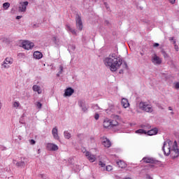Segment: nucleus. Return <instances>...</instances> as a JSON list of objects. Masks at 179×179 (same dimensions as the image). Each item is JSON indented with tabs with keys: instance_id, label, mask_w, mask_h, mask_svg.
<instances>
[{
	"instance_id": "f257e3e1",
	"label": "nucleus",
	"mask_w": 179,
	"mask_h": 179,
	"mask_svg": "<svg viewBox=\"0 0 179 179\" xmlns=\"http://www.w3.org/2000/svg\"><path fill=\"white\" fill-rule=\"evenodd\" d=\"M103 63L111 72H116L122 65V59L118 57L115 53H112L103 59Z\"/></svg>"
},
{
	"instance_id": "f03ea898",
	"label": "nucleus",
	"mask_w": 179,
	"mask_h": 179,
	"mask_svg": "<svg viewBox=\"0 0 179 179\" xmlns=\"http://www.w3.org/2000/svg\"><path fill=\"white\" fill-rule=\"evenodd\" d=\"M138 107L142 111H145V113H152L153 107L151 105L148 104L146 102L141 101L140 102Z\"/></svg>"
},
{
	"instance_id": "7ed1b4c3",
	"label": "nucleus",
	"mask_w": 179,
	"mask_h": 179,
	"mask_svg": "<svg viewBox=\"0 0 179 179\" xmlns=\"http://www.w3.org/2000/svg\"><path fill=\"white\" fill-rule=\"evenodd\" d=\"M13 64V59L11 57H6L5 60L3 61V64H1V68L3 69H8L10 67V65H12Z\"/></svg>"
},
{
	"instance_id": "20e7f679",
	"label": "nucleus",
	"mask_w": 179,
	"mask_h": 179,
	"mask_svg": "<svg viewBox=\"0 0 179 179\" xmlns=\"http://www.w3.org/2000/svg\"><path fill=\"white\" fill-rule=\"evenodd\" d=\"M162 150L165 156H170V153H171V150L170 149V143L169 141H165L164 143Z\"/></svg>"
},
{
	"instance_id": "39448f33",
	"label": "nucleus",
	"mask_w": 179,
	"mask_h": 179,
	"mask_svg": "<svg viewBox=\"0 0 179 179\" xmlns=\"http://www.w3.org/2000/svg\"><path fill=\"white\" fill-rule=\"evenodd\" d=\"M76 22L77 29L81 31L83 29V23L82 22V17L78 14L76 15Z\"/></svg>"
},
{
	"instance_id": "423d86ee",
	"label": "nucleus",
	"mask_w": 179,
	"mask_h": 179,
	"mask_svg": "<svg viewBox=\"0 0 179 179\" xmlns=\"http://www.w3.org/2000/svg\"><path fill=\"white\" fill-rule=\"evenodd\" d=\"M22 47L24 50H31V48H33V47H34V43H31L29 41H25L22 42Z\"/></svg>"
},
{
	"instance_id": "0eeeda50",
	"label": "nucleus",
	"mask_w": 179,
	"mask_h": 179,
	"mask_svg": "<svg viewBox=\"0 0 179 179\" xmlns=\"http://www.w3.org/2000/svg\"><path fill=\"white\" fill-rule=\"evenodd\" d=\"M78 106L81 108V110L82 111H83V113H86L87 111V109L89 108V106L86 104V102H85V101H78Z\"/></svg>"
},
{
	"instance_id": "6e6552de",
	"label": "nucleus",
	"mask_w": 179,
	"mask_h": 179,
	"mask_svg": "<svg viewBox=\"0 0 179 179\" xmlns=\"http://www.w3.org/2000/svg\"><path fill=\"white\" fill-rule=\"evenodd\" d=\"M73 93H75V90L72 87H68L64 90V97H71Z\"/></svg>"
},
{
	"instance_id": "1a4fd4ad",
	"label": "nucleus",
	"mask_w": 179,
	"mask_h": 179,
	"mask_svg": "<svg viewBox=\"0 0 179 179\" xmlns=\"http://www.w3.org/2000/svg\"><path fill=\"white\" fill-rule=\"evenodd\" d=\"M47 149L48 150H52V152H55L58 150L59 148L58 145L54 143H49L47 144Z\"/></svg>"
},
{
	"instance_id": "9d476101",
	"label": "nucleus",
	"mask_w": 179,
	"mask_h": 179,
	"mask_svg": "<svg viewBox=\"0 0 179 179\" xmlns=\"http://www.w3.org/2000/svg\"><path fill=\"white\" fill-rule=\"evenodd\" d=\"M27 5H29V1L21 2L19 6V12H26Z\"/></svg>"
},
{
	"instance_id": "9b49d317",
	"label": "nucleus",
	"mask_w": 179,
	"mask_h": 179,
	"mask_svg": "<svg viewBox=\"0 0 179 179\" xmlns=\"http://www.w3.org/2000/svg\"><path fill=\"white\" fill-rule=\"evenodd\" d=\"M102 145H104L105 148H110L111 147V141L106 137L102 138Z\"/></svg>"
},
{
	"instance_id": "f8f14e48",
	"label": "nucleus",
	"mask_w": 179,
	"mask_h": 179,
	"mask_svg": "<svg viewBox=\"0 0 179 179\" xmlns=\"http://www.w3.org/2000/svg\"><path fill=\"white\" fill-rule=\"evenodd\" d=\"M86 157H87L88 160L91 162V163H93L96 161V157L93 155H92L89 151L86 152L85 153Z\"/></svg>"
},
{
	"instance_id": "ddd939ff",
	"label": "nucleus",
	"mask_w": 179,
	"mask_h": 179,
	"mask_svg": "<svg viewBox=\"0 0 179 179\" xmlns=\"http://www.w3.org/2000/svg\"><path fill=\"white\" fill-rule=\"evenodd\" d=\"M52 135L54 139H56V141H59V136L58 135V129H57V127H55L52 129Z\"/></svg>"
},
{
	"instance_id": "4468645a",
	"label": "nucleus",
	"mask_w": 179,
	"mask_h": 179,
	"mask_svg": "<svg viewBox=\"0 0 179 179\" xmlns=\"http://www.w3.org/2000/svg\"><path fill=\"white\" fill-rule=\"evenodd\" d=\"M152 61L153 64H157V65H160V64H162V59H160V57H159L157 55H154Z\"/></svg>"
},
{
	"instance_id": "2eb2a0df",
	"label": "nucleus",
	"mask_w": 179,
	"mask_h": 179,
	"mask_svg": "<svg viewBox=\"0 0 179 179\" xmlns=\"http://www.w3.org/2000/svg\"><path fill=\"white\" fill-rule=\"evenodd\" d=\"M157 132H159V130L157 129V128H154V129H152L148 131L147 134L149 136H152L153 135H157Z\"/></svg>"
},
{
	"instance_id": "dca6fc26",
	"label": "nucleus",
	"mask_w": 179,
	"mask_h": 179,
	"mask_svg": "<svg viewBox=\"0 0 179 179\" xmlns=\"http://www.w3.org/2000/svg\"><path fill=\"white\" fill-rule=\"evenodd\" d=\"M143 161L144 162V163H150L151 164H154L155 163H156L155 159L150 157H144L143 159Z\"/></svg>"
},
{
	"instance_id": "f3484780",
	"label": "nucleus",
	"mask_w": 179,
	"mask_h": 179,
	"mask_svg": "<svg viewBox=\"0 0 179 179\" xmlns=\"http://www.w3.org/2000/svg\"><path fill=\"white\" fill-rule=\"evenodd\" d=\"M121 104L124 108H128V107H129V102L128 101V99L125 98L122 99Z\"/></svg>"
},
{
	"instance_id": "a211bd4d",
	"label": "nucleus",
	"mask_w": 179,
	"mask_h": 179,
	"mask_svg": "<svg viewBox=\"0 0 179 179\" xmlns=\"http://www.w3.org/2000/svg\"><path fill=\"white\" fill-rule=\"evenodd\" d=\"M52 41L55 43V47H59L61 45V41L57 36H54L52 38Z\"/></svg>"
},
{
	"instance_id": "6ab92c4d",
	"label": "nucleus",
	"mask_w": 179,
	"mask_h": 179,
	"mask_svg": "<svg viewBox=\"0 0 179 179\" xmlns=\"http://www.w3.org/2000/svg\"><path fill=\"white\" fill-rule=\"evenodd\" d=\"M32 90H34V92H37L38 94H41V93L43 92V91L41 90V87L37 85H34L32 87Z\"/></svg>"
},
{
	"instance_id": "aec40b11",
	"label": "nucleus",
	"mask_w": 179,
	"mask_h": 179,
	"mask_svg": "<svg viewBox=\"0 0 179 179\" xmlns=\"http://www.w3.org/2000/svg\"><path fill=\"white\" fill-rule=\"evenodd\" d=\"M171 155H173V159H176V157H178V156H179V150L177 147L173 148V149L172 150Z\"/></svg>"
},
{
	"instance_id": "412c9836",
	"label": "nucleus",
	"mask_w": 179,
	"mask_h": 179,
	"mask_svg": "<svg viewBox=\"0 0 179 179\" xmlns=\"http://www.w3.org/2000/svg\"><path fill=\"white\" fill-rule=\"evenodd\" d=\"M34 58H35V59H41V58H43V53L38 51L34 52Z\"/></svg>"
},
{
	"instance_id": "4be33fe9",
	"label": "nucleus",
	"mask_w": 179,
	"mask_h": 179,
	"mask_svg": "<svg viewBox=\"0 0 179 179\" xmlns=\"http://www.w3.org/2000/svg\"><path fill=\"white\" fill-rule=\"evenodd\" d=\"M104 128H111V120L105 119L103 121Z\"/></svg>"
},
{
	"instance_id": "5701e85b",
	"label": "nucleus",
	"mask_w": 179,
	"mask_h": 179,
	"mask_svg": "<svg viewBox=\"0 0 179 179\" xmlns=\"http://www.w3.org/2000/svg\"><path fill=\"white\" fill-rule=\"evenodd\" d=\"M13 164L17 166V167H20V169H23L24 166H26V164L23 161H20L16 163V161L13 160Z\"/></svg>"
},
{
	"instance_id": "b1692460",
	"label": "nucleus",
	"mask_w": 179,
	"mask_h": 179,
	"mask_svg": "<svg viewBox=\"0 0 179 179\" xmlns=\"http://www.w3.org/2000/svg\"><path fill=\"white\" fill-rule=\"evenodd\" d=\"M66 29L69 31H71V33H72V34H74L76 36V31L75 29L71 28V26L66 25Z\"/></svg>"
},
{
	"instance_id": "393cba45",
	"label": "nucleus",
	"mask_w": 179,
	"mask_h": 179,
	"mask_svg": "<svg viewBox=\"0 0 179 179\" xmlns=\"http://www.w3.org/2000/svg\"><path fill=\"white\" fill-rule=\"evenodd\" d=\"M118 126V122L117 120H110V128H114V127Z\"/></svg>"
},
{
	"instance_id": "a878e982",
	"label": "nucleus",
	"mask_w": 179,
	"mask_h": 179,
	"mask_svg": "<svg viewBox=\"0 0 179 179\" xmlns=\"http://www.w3.org/2000/svg\"><path fill=\"white\" fill-rule=\"evenodd\" d=\"M117 164L119 167H120V169H124V167H125L127 165L125 164V162H122V161H120L117 162Z\"/></svg>"
},
{
	"instance_id": "bb28decb",
	"label": "nucleus",
	"mask_w": 179,
	"mask_h": 179,
	"mask_svg": "<svg viewBox=\"0 0 179 179\" xmlns=\"http://www.w3.org/2000/svg\"><path fill=\"white\" fill-rule=\"evenodd\" d=\"M64 135L66 139H71V133L68 132V131H65L64 132Z\"/></svg>"
},
{
	"instance_id": "cd10ccee",
	"label": "nucleus",
	"mask_w": 179,
	"mask_h": 179,
	"mask_svg": "<svg viewBox=\"0 0 179 179\" xmlns=\"http://www.w3.org/2000/svg\"><path fill=\"white\" fill-rule=\"evenodd\" d=\"M62 72H64V66H62L61 65V66H59V71L58 73L57 74V77H59L60 75L62 74Z\"/></svg>"
},
{
	"instance_id": "c85d7f7f",
	"label": "nucleus",
	"mask_w": 179,
	"mask_h": 179,
	"mask_svg": "<svg viewBox=\"0 0 179 179\" xmlns=\"http://www.w3.org/2000/svg\"><path fill=\"white\" fill-rule=\"evenodd\" d=\"M136 134H144L145 135H146L147 131L144 129H140L136 131Z\"/></svg>"
},
{
	"instance_id": "c756f323",
	"label": "nucleus",
	"mask_w": 179,
	"mask_h": 179,
	"mask_svg": "<svg viewBox=\"0 0 179 179\" xmlns=\"http://www.w3.org/2000/svg\"><path fill=\"white\" fill-rule=\"evenodd\" d=\"M9 6H10V3H9L8 2H6L3 4V8L5 9V10H6Z\"/></svg>"
},
{
	"instance_id": "7c9ffc66",
	"label": "nucleus",
	"mask_w": 179,
	"mask_h": 179,
	"mask_svg": "<svg viewBox=\"0 0 179 179\" xmlns=\"http://www.w3.org/2000/svg\"><path fill=\"white\" fill-rule=\"evenodd\" d=\"M161 52H162V54L164 58H169V54H167V53L166 52V51H164V50H162L161 51Z\"/></svg>"
},
{
	"instance_id": "2f4dec72",
	"label": "nucleus",
	"mask_w": 179,
	"mask_h": 179,
	"mask_svg": "<svg viewBox=\"0 0 179 179\" xmlns=\"http://www.w3.org/2000/svg\"><path fill=\"white\" fill-rule=\"evenodd\" d=\"M141 128L143 129H150V125H149V124H142Z\"/></svg>"
},
{
	"instance_id": "473e14b6",
	"label": "nucleus",
	"mask_w": 179,
	"mask_h": 179,
	"mask_svg": "<svg viewBox=\"0 0 179 179\" xmlns=\"http://www.w3.org/2000/svg\"><path fill=\"white\" fill-rule=\"evenodd\" d=\"M13 107H15V108H17V107H19V106H20V103H19V102H17V101H15L14 103H13Z\"/></svg>"
},
{
	"instance_id": "72a5a7b5",
	"label": "nucleus",
	"mask_w": 179,
	"mask_h": 179,
	"mask_svg": "<svg viewBox=\"0 0 179 179\" xmlns=\"http://www.w3.org/2000/svg\"><path fill=\"white\" fill-rule=\"evenodd\" d=\"M111 170H113L112 166L108 165L106 166V171H111Z\"/></svg>"
},
{
	"instance_id": "f704fd0d",
	"label": "nucleus",
	"mask_w": 179,
	"mask_h": 179,
	"mask_svg": "<svg viewBox=\"0 0 179 179\" xmlns=\"http://www.w3.org/2000/svg\"><path fill=\"white\" fill-rule=\"evenodd\" d=\"M99 165L101 166V167H106V164L103 162H99Z\"/></svg>"
},
{
	"instance_id": "c9c22d12",
	"label": "nucleus",
	"mask_w": 179,
	"mask_h": 179,
	"mask_svg": "<svg viewBox=\"0 0 179 179\" xmlns=\"http://www.w3.org/2000/svg\"><path fill=\"white\" fill-rule=\"evenodd\" d=\"M123 68L128 69V64H127V62H123Z\"/></svg>"
},
{
	"instance_id": "e433bc0d",
	"label": "nucleus",
	"mask_w": 179,
	"mask_h": 179,
	"mask_svg": "<svg viewBox=\"0 0 179 179\" xmlns=\"http://www.w3.org/2000/svg\"><path fill=\"white\" fill-rule=\"evenodd\" d=\"M42 106H43V104H41L40 102L36 103L37 108H41Z\"/></svg>"
},
{
	"instance_id": "4c0bfd02",
	"label": "nucleus",
	"mask_w": 179,
	"mask_h": 179,
	"mask_svg": "<svg viewBox=\"0 0 179 179\" xmlns=\"http://www.w3.org/2000/svg\"><path fill=\"white\" fill-rule=\"evenodd\" d=\"M94 118L97 121V120H99V118H100V115H99V113H95Z\"/></svg>"
},
{
	"instance_id": "58836bf2",
	"label": "nucleus",
	"mask_w": 179,
	"mask_h": 179,
	"mask_svg": "<svg viewBox=\"0 0 179 179\" xmlns=\"http://www.w3.org/2000/svg\"><path fill=\"white\" fill-rule=\"evenodd\" d=\"M30 143H31V145H36V141L31 139V140H30Z\"/></svg>"
},
{
	"instance_id": "ea45409f",
	"label": "nucleus",
	"mask_w": 179,
	"mask_h": 179,
	"mask_svg": "<svg viewBox=\"0 0 179 179\" xmlns=\"http://www.w3.org/2000/svg\"><path fill=\"white\" fill-rule=\"evenodd\" d=\"M104 23H105V24H106V26H108V25L110 24V22H109L108 20H106L104 21Z\"/></svg>"
},
{
	"instance_id": "a19ab883",
	"label": "nucleus",
	"mask_w": 179,
	"mask_h": 179,
	"mask_svg": "<svg viewBox=\"0 0 179 179\" xmlns=\"http://www.w3.org/2000/svg\"><path fill=\"white\" fill-rule=\"evenodd\" d=\"M175 88L176 89H179V83H176L175 85Z\"/></svg>"
},
{
	"instance_id": "79ce46f5",
	"label": "nucleus",
	"mask_w": 179,
	"mask_h": 179,
	"mask_svg": "<svg viewBox=\"0 0 179 179\" xmlns=\"http://www.w3.org/2000/svg\"><path fill=\"white\" fill-rule=\"evenodd\" d=\"M146 179H152V177L150 176V175L147 174L146 175Z\"/></svg>"
},
{
	"instance_id": "37998d69",
	"label": "nucleus",
	"mask_w": 179,
	"mask_h": 179,
	"mask_svg": "<svg viewBox=\"0 0 179 179\" xmlns=\"http://www.w3.org/2000/svg\"><path fill=\"white\" fill-rule=\"evenodd\" d=\"M104 5H105L106 9H109L110 8V7H108V4L107 3L105 2Z\"/></svg>"
},
{
	"instance_id": "c03bdc74",
	"label": "nucleus",
	"mask_w": 179,
	"mask_h": 179,
	"mask_svg": "<svg viewBox=\"0 0 179 179\" xmlns=\"http://www.w3.org/2000/svg\"><path fill=\"white\" fill-rule=\"evenodd\" d=\"M40 177H41V178L45 179V175H44V174H41V175H40Z\"/></svg>"
},
{
	"instance_id": "a18cd8bd",
	"label": "nucleus",
	"mask_w": 179,
	"mask_h": 179,
	"mask_svg": "<svg viewBox=\"0 0 179 179\" xmlns=\"http://www.w3.org/2000/svg\"><path fill=\"white\" fill-rule=\"evenodd\" d=\"M170 3H176V0H169Z\"/></svg>"
},
{
	"instance_id": "49530a36",
	"label": "nucleus",
	"mask_w": 179,
	"mask_h": 179,
	"mask_svg": "<svg viewBox=\"0 0 179 179\" xmlns=\"http://www.w3.org/2000/svg\"><path fill=\"white\" fill-rule=\"evenodd\" d=\"M17 20H19V19H22V15H17L16 17Z\"/></svg>"
},
{
	"instance_id": "de8ad7c7",
	"label": "nucleus",
	"mask_w": 179,
	"mask_h": 179,
	"mask_svg": "<svg viewBox=\"0 0 179 179\" xmlns=\"http://www.w3.org/2000/svg\"><path fill=\"white\" fill-rule=\"evenodd\" d=\"M159 44L157 43H154L153 47H159Z\"/></svg>"
},
{
	"instance_id": "09e8293b",
	"label": "nucleus",
	"mask_w": 179,
	"mask_h": 179,
	"mask_svg": "<svg viewBox=\"0 0 179 179\" xmlns=\"http://www.w3.org/2000/svg\"><path fill=\"white\" fill-rule=\"evenodd\" d=\"M175 50L176 51H178V45H175Z\"/></svg>"
},
{
	"instance_id": "8fccbe9b",
	"label": "nucleus",
	"mask_w": 179,
	"mask_h": 179,
	"mask_svg": "<svg viewBox=\"0 0 179 179\" xmlns=\"http://www.w3.org/2000/svg\"><path fill=\"white\" fill-rule=\"evenodd\" d=\"M120 118V116L119 115H115V120H118Z\"/></svg>"
},
{
	"instance_id": "3c124183",
	"label": "nucleus",
	"mask_w": 179,
	"mask_h": 179,
	"mask_svg": "<svg viewBox=\"0 0 179 179\" xmlns=\"http://www.w3.org/2000/svg\"><path fill=\"white\" fill-rule=\"evenodd\" d=\"M168 108H169V111H173V108H171V106H169Z\"/></svg>"
},
{
	"instance_id": "603ef678",
	"label": "nucleus",
	"mask_w": 179,
	"mask_h": 179,
	"mask_svg": "<svg viewBox=\"0 0 179 179\" xmlns=\"http://www.w3.org/2000/svg\"><path fill=\"white\" fill-rule=\"evenodd\" d=\"M169 40H170V41H173V40H174V37L169 38Z\"/></svg>"
},
{
	"instance_id": "864d4df0",
	"label": "nucleus",
	"mask_w": 179,
	"mask_h": 179,
	"mask_svg": "<svg viewBox=\"0 0 179 179\" xmlns=\"http://www.w3.org/2000/svg\"><path fill=\"white\" fill-rule=\"evenodd\" d=\"M33 27H38V26L35 24L33 25Z\"/></svg>"
},
{
	"instance_id": "5fc2aeb1",
	"label": "nucleus",
	"mask_w": 179,
	"mask_h": 179,
	"mask_svg": "<svg viewBox=\"0 0 179 179\" xmlns=\"http://www.w3.org/2000/svg\"><path fill=\"white\" fill-rule=\"evenodd\" d=\"M122 72H124V70L122 69L120 71V73H122Z\"/></svg>"
},
{
	"instance_id": "6e6d98bb",
	"label": "nucleus",
	"mask_w": 179,
	"mask_h": 179,
	"mask_svg": "<svg viewBox=\"0 0 179 179\" xmlns=\"http://www.w3.org/2000/svg\"><path fill=\"white\" fill-rule=\"evenodd\" d=\"M76 48V47H75V46H73V45L72 46V49H73V50H75Z\"/></svg>"
},
{
	"instance_id": "4d7b16f0",
	"label": "nucleus",
	"mask_w": 179,
	"mask_h": 179,
	"mask_svg": "<svg viewBox=\"0 0 179 179\" xmlns=\"http://www.w3.org/2000/svg\"><path fill=\"white\" fill-rule=\"evenodd\" d=\"M176 40H173V44L176 45Z\"/></svg>"
},
{
	"instance_id": "13d9d810",
	"label": "nucleus",
	"mask_w": 179,
	"mask_h": 179,
	"mask_svg": "<svg viewBox=\"0 0 179 179\" xmlns=\"http://www.w3.org/2000/svg\"><path fill=\"white\" fill-rule=\"evenodd\" d=\"M140 54H141V55L143 56V53L141 52Z\"/></svg>"
},
{
	"instance_id": "bf43d9fd",
	"label": "nucleus",
	"mask_w": 179,
	"mask_h": 179,
	"mask_svg": "<svg viewBox=\"0 0 179 179\" xmlns=\"http://www.w3.org/2000/svg\"><path fill=\"white\" fill-rule=\"evenodd\" d=\"M171 114L173 115V114H174V112H171Z\"/></svg>"
},
{
	"instance_id": "052dcab7",
	"label": "nucleus",
	"mask_w": 179,
	"mask_h": 179,
	"mask_svg": "<svg viewBox=\"0 0 179 179\" xmlns=\"http://www.w3.org/2000/svg\"><path fill=\"white\" fill-rule=\"evenodd\" d=\"M174 143H175L176 145H177V141H175Z\"/></svg>"
},
{
	"instance_id": "680f3d73",
	"label": "nucleus",
	"mask_w": 179,
	"mask_h": 179,
	"mask_svg": "<svg viewBox=\"0 0 179 179\" xmlns=\"http://www.w3.org/2000/svg\"><path fill=\"white\" fill-rule=\"evenodd\" d=\"M80 134H79L78 136H79Z\"/></svg>"
}]
</instances>
